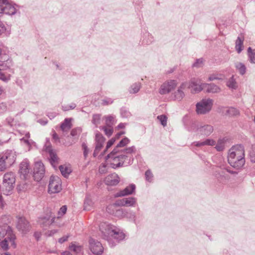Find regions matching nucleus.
Listing matches in <instances>:
<instances>
[{
	"mask_svg": "<svg viewBox=\"0 0 255 255\" xmlns=\"http://www.w3.org/2000/svg\"><path fill=\"white\" fill-rule=\"evenodd\" d=\"M100 231L103 238L107 240L111 247L125 238V235L117 227L107 222H102L99 225Z\"/></svg>",
	"mask_w": 255,
	"mask_h": 255,
	"instance_id": "obj_1",
	"label": "nucleus"
},
{
	"mask_svg": "<svg viewBox=\"0 0 255 255\" xmlns=\"http://www.w3.org/2000/svg\"><path fill=\"white\" fill-rule=\"evenodd\" d=\"M228 160L229 163L233 167L241 168L245 164V150L242 145L233 146L229 151Z\"/></svg>",
	"mask_w": 255,
	"mask_h": 255,
	"instance_id": "obj_2",
	"label": "nucleus"
},
{
	"mask_svg": "<svg viewBox=\"0 0 255 255\" xmlns=\"http://www.w3.org/2000/svg\"><path fill=\"white\" fill-rule=\"evenodd\" d=\"M15 182V175L12 172H7L3 176L2 185L0 187L1 193L8 195L11 194Z\"/></svg>",
	"mask_w": 255,
	"mask_h": 255,
	"instance_id": "obj_3",
	"label": "nucleus"
},
{
	"mask_svg": "<svg viewBox=\"0 0 255 255\" xmlns=\"http://www.w3.org/2000/svg\"><path fill=\"white\" fill-rule=\"evenodd\" d=\"M119 152L117 149H114L110 154L106 157V160L112 158V161L111 165L112 168H116L123 166L124 162L127 158L128 149L125 148L123 151V154H119L118 155L115 156V154Z\"/></svg>",
	"mask_w": 255,
	"mask_h": 255,
	"instance_id": "obj_4",
	"label": "nucleus"
},
{
	"mask_svg": "<svg viewBox=\"0 0 255 255\" xmlns=\"http://www.w3.org/2000/svg\"><path fill=\"white\" fill-rule=\"evenodd\" d=\"M15 160V154L11 150H7L0 155V171H4L12 165Z\"/></svg>",
	"mask_w": 255,
	"mask_h": 255,
	"instance_id": "obj_5",
	"label": "nucleus"
},
{
	"mask_svg": "<svg viewBox=\"0 0 255 255\" xmlns=\"http://www.w3.org/2000/svg\"><path fill=\"white\" fill-rule=\"evenodd\" d=\"M191 128L197 134L204 136H209L214 131V128L212 125L199 123L193 124Z\"/></svg>",
	"mask_w": 255,
	"mask_h": 255,
	"instance_id": "obj_6",
	"label": "nucleus"
},
{
	"mask_svg": "<svg viewBox=\"0 0 255 255\" xmlns=\"http://www.w3.org/2000/svg\"><path fill=\"white\" fill-rule=\"evenodd\" d=\"M213 100L208 98L203 99L196 105V112L198 115H205L209 113L212 108Z\"/></svg>",
	"mask_w": 255,
	"mask_h": 255,
	"instance_id": "obj_7",
	"label": "nucleus"
},
{
	"mask_svg": "<svg viewBox=\"0 0 255 255\" xmlns=\"http://www.w3.org/2000/svg\"><path fill=\"white\" fill-rule=\"evenodd\" d=\"M4 237L9 238L11 245L12 246L13 248L16 247V244L14 243L15 237L9 226H4L0 227V240Z\"/></svg>",
	"mask_w": 255,
	"mask_h": 255,
	"instance_id": "obj_8",
	"label": "nucleus"
},
{
	"mask_svg": "<svg viewBox=\"0 0 255 255\" xmlns=\"http://www.w3.org/2000/svg\"><path fill=\"white\" fill-rule=\"evenodd\" d=\"M60 179L57 176H51L48 185V192L50 193H56L61 190Z\"/></svg>",
	"mask_w": 255,
	"mask_h": 255,
	"instance_id": "obj_9",
	"label": "nucleus"
},
{
	"mask_svg": "<svg viewBox=\"0 0 255 255\" xmlns=\"http://www.w3.org/2000/svg\"><path fill=\"white\" fill-rule=\"evenodd\" d=\"M45 171L44 166L41 161L35 162L33 169L34 180L38 182L40 181L44 177Z\"/></svg>",
	"mask_w": 255,
	"mask_h": 255,
	"instance_id": "obj_10",
	"label": "nucleus"
},
{
	"mask_svg": "<svg viewBox=\"0 0 255 255\" xmlns=\"http://www.w3.org/2000/svg\"><path fill=\"white\" fill-rule=\"evenodd\" d=\"M177 85V83L175 80L167 81L161 85L159 92L161 95L168 94L174 89Z\"/></svg>",
	"mask_w": 255,
	"mask_h": 255,
	"instance_id": "obj_11",
	"label": "nucleus"
},
{
	"mask_svg": "<svg viewBox=\"0 0 255 255\" xmlns=\"http://www.w3.org/2000/svg\"><path fill=\"white\" fill-rule=\"evenodd\" d=\"M89 248L92 253L96 255H101L104 251V248L102 244L94 239L89 240Z\"/></svg>",
	"mask_w": 255,
	"mask_h": 255,
	"instance_id": "obj_12",
	"label": "nucleus"
},
{
	"mask_svg": "<svg viewBox=\"0 0 255 255\" xmlns=\"http://www.w3.org/2000/svg\"><path fill=\"white\" fill-rule=\"evenodd\" d=\"M55 219V217L50 212L46 215L39 217L38 222L41 227L47 228L54 223Z\"/></svg>",
	"mask_w": 255,
	"mask_h": 255,
	"instance_id": "obj_13",
	"label": "nucleus"
},
{
	"mask_svg": "<svg viewBox=\"0 0 255 255\" xmlns=\"http://www.w3.org/2000/svg\"><path fill=\"white\" fill-rule=\"evenodd\" d=\"M1 8V13H5L9 15H13L16 13L17 8V6L16 4H12L8 2H3L2 5H0Z\"/></svg>",
	"mask_w": 255,
	"mask_h": 255,
	"instance_id": "obj_14",
	"label": "nucleus"
},
{
	"mask_svg": "<svg viewBox=\"0 0 255 255\" xmlns=\"http://www.w3.org/2000/svg\"><path fill=\"white\" fill-rule=\"evenodd\" d=\"M16 227L19 231L23 233H26L30 230L29 222L23 217L18 218Z\"/></svg>",
	"mask_w": 255,
	"mask_h": 255,
	"instance_id": "obj_15",
	"label": "nucleus"
},
{
	"mask_svg": "<svg viewBox=\"0 0 255 255\" xmlns=\"http://www.w3.org/2000/svg\"><path fill=\"white\" fill-rule=\"evenodd\" d=\"M96 146L93 153L94 157L97 156L101 148L103 147L105 139L101 133H97L96 135Z\"/></svg>",
	"mask_w": 255,
	"mask_h": 255,
	"instance_id": "obj_16",
	"label": "nucleus"
},
{
	"mask_svg": "<svg viewBox=\"0 0 255 255\" xmlns=\"http://www.w3.org/2000/svg\"><path fill=\"white\" fill-rule=\"evenodd\" d=\"M12 65L11 60L9 59V56L6 54L0 56V70H6Z\"/></svg>",
	"mask_w": 255,
	"mask_h": 255,
	"instance_id": "obj_17",
	"label": "nucleus"
},
{
	"mask_svg": "<svg viewBox=\"0 0 255 255\" xmlns=\"http://www.w3.org/2000/svg\"><path fill=\"white\" fill-rule=\"evenodd\" d=\"M203 84L198 79H193L190 82L189 88H192L195 93H198L204 89Z\"/></svg>",
	"mask_w": 255,
	"mask_h": 255,
	"instance_id": "obj_18",
	"label": "nucleus"
},
{
	"mask_svg": "<svg viewBox=\"0 0 255 255\" xmlns=\"http://www.w3.org/2000/svg\"><path fill=\"white\" fill-rule=\"evenodd\" d=\"M119 177L116 173H112L108 175L105 179V184L109 186H115L119 183Z\"/></svg>",
	"mask_w": 255,
	"mask_h": 255,
	"instance_id": "obj_19",
	"label": "nucleus"
},
{
	"mask_svg": "<svg viewBox=\"0 0 255 255\" xmlns=\"http://www.w3.org/2000/svg\"><path fill=\"white\" fill-rule=\"evenodd\" d=\"M115 203L110 204L107 207L106 211L110 214H115L118 217H122L124 216V213L122 210L117 208Z\"/></svg>",
	"mask_w": 255,
	"mask_h": 255,
	"instance_id": "obj_20",
	"label": "nucleus"
},
{
	"mask_svg": "<svg viewBox=\"0 0 255 255\" xmlns=\"http://www.w3.org/2000/svg\"><path fill=\"white\" fill-rule=\"evenodd\" d=\"M186 85L187 84L185 83H182L178 88V90L174 93V97L175 100L180 101L184 97L183 90L186 87Z\"/></svg>",
	"mask_w": 255,
	"mask_h": 255,
	"instance_id": "obj_21",
	"label": "nucleus"
},
{
	"mask_svg": "<svg viewBox=\"0 0 255 255\" xmlns=\"http://www.w3.org/2000/svg\"><path fill=\"white\" fill-rule=\"evenodd\" d=\"M203 86L204 87V89L206 90V92L208 93H219L221 91L220 88L218 86L214 84L204 83Z\"/></svg>",
	"mask_w": 255,
	"mask_h": 255,
	"instance_id": "obj_22",
	"label": "nucleus"
},
{
	"mask_svg": "<svg viewBox=\"0 0 255 255\" xmlns=\"http://www.w3.org/2000/svg\"><path fill=\"white\" fill-rule=\"evenodd\" d=\"M70 251L74 252L76 255H81L83 253V248L82 246L75 243H71L69 246Z\"/></svg>",
	"mask_w": 255,
	"mask_h": 255,
	"instance_id": "obj_23",
	"label": "nucleus"
},
{
	"mask_svg": "<svg viewBox=\"0 0 255 255\" xmlns=\"http://www.w3.org/2000/svg\"><path fill=\"white\" fill-rule=\"evenodd\" d=\"M30 168L29 163L27 161H23L19 166V172L24 176L29 172Z\"/></svg>",
	"mask_w": 255,
	"mask_h": 255,
	"instance_id": "obj_24",
	"label": "nucleus"
},
{
	"mask_svg": "<svg viewBox=\"0 0 255 255\" xmlns=\"http://www.w3.org/2000/svg\"><path fill=\"white\" fill-rule=\"evenodd\" d=\"M47 151L49 154L50 162L52 165L56 168V164L58 163V158L55 152L50 148H47Z\"/></svg>",
	"mask_w": 255,
	"mask_h": 255,
	"instance_id": "obj_25",
	"label": "nucleus"
},
{
	"mask_svg": "<svg viewBox=\"0 0 255 255\" xmlns=\"http://www.w3.org/2000/svg\"><path fill=\"white\" fill-rule=\"evenodd\" d=\"M223 113L226 115L229 116H236L240 114L239 110L234 107L225 108L223 110Z\"/></svg>",
	"mask_w": 255,
	"mask_h": 255,
	"instance_id": "obj_26",
	"label": "nucleus"
},
{
	"mask_svg": "<svg viewBox=\"0 0 255 255\" xmlns=\"http://www.w3.org/2000/svg\"><path fill=\"white\" fill-rule=\"evenodd\" d=\"M244 37L242 35L239 36L236 40V49L238 53H240L243 50Z\"/></svg>",
	"mask_w": 255,
	"mask_h": 255,
	"instance_id": "obj_27",
	"label": "nucleus"
},
{
	"mask_svg": "<svg viewBox=\"0 0 255 255\" xmlns=\"http://www.w3.org/2000/svg\"><path fill=\"white\" fill-rule=\"evenodd\" d=\"M72 127L71 120L69 119L66 118L64 120V122L61 124L60 128L63 131H67L69 130Z\"/></svg>",
	"mask_w": 255,
	"mask_h": 255,
	"instance_id": "obj_28",
	"label": "nucleus"
},
{
	"mask_svg": "<svg viewBox=\"0 0 255 255\" xmlns=\"http://www.w3.org/2000/svg\"><path fill=\"white\" fill-rule=\"evenodd\" d=\"M141 87V85L140 82H135L130 85L129 92L130 94H136L139 92Z\"/></svg>",
	"mask_w": 255,
	"mask_h": 255,
	"instance_id": "obj_29",
	"label": "nucleus"
},
{
	"mask_svg": "<svg viewBox=\"0 0 255 255\" xmlns=\"http://www.w3.org/2000/svg\"><path fill=\"white\" fill-rule=\"evenodd\" d=\"M236 69L239 70L240 73L243 75L246 72V67L245 65L241 62H237L235 63Z\"/></svg>",
	"mask_w": 255,
	"mask_h": 255,
	"instance_id": "obj_30",
	"label": "nucleus"
},
{
	"mask_svg": "<svg viewBox=\"0 0 255 255\" xmlns=\"http://www.w3.org/2000/svg\"><path fill=\"white\" fill-rule=\"evenodd\" d=\"M59 168L61 173L64 177L68 176L71 172L70 168L65 165H60Z\"/></svg>",
	"mask_w": 255,
	"mask_h": 255,
	"instance_id": "obj_31",
	"label": "nucleus"
},
{
	"mask_svg": "<svg viewBox=\"0 0 255 255\" xmlns=\"http://www.w3.org/2000/svg\"><path fill=\"white\" fill-rule=\"evenodd\" d=\"M106 119V125L107 127H113L115 124V118L114 116L109 115L105 117Z\"/></svg>",
	"mask_w": 255,
	"mask_h": 255,
	"instance_id": "obj_32",
	"label": "nucleus"
},
{
	"mask_svg": "<svg viewBox=\"0 0 255 255\" xmlns=\"http://www.w3.org/2000/svg\"><path fill=\"white\" fill-rule=\"evenodd\" d=\"M248 52L250 61L255 64V50H253L251 47H250L248 49Z\"/></svg>",
	"mask_w": 255,
	"mask_h": 255,
	"instance_id": "obj_33",
	"label": "nucleus"
},
{
	"mask_svg": "<svg viewBox=\"0 0 255 255\" xmlns=\"http://www.w3.org/2000/svg\"><path fill=\"white\" fill-rule=\"evenodd\" d=\"M227 85L229 88L234 89L237 87V83L233 76L229 79L227 82Z\"/></svg>",
	"mask_w": 255,
	"mask_h": 255,
	"instance_id": "obj_34",
	"label": "nucleus"
},
{
	"mask_svg": "<svg viewBox=\"0 0 255 255\" xmlns=\"http://www.w3.org/2000/svg\"><path fill=\"white\" fill-rule=\"evenodd\" d=\"M101 129L104 131L105 134L108 136H111L113 132L112 127H107L106 126L102 127Z\"/></svg>",
	"mask_w": 255,
	"mask_h": 255,
	"instance_id": "obj_35",
	"label": "nucleus"
},
{
	"mask_svg": "<svg viewBox=\"0 0 255 255\" xmlns=\"http://www.w3.org/2000/svg\"><path fill=\"white\" fill-rule=\"evenodd\" d=\"M117 207L120 206H124L128 204V198H125L122 199H119L115 203Z\"/></svg>",
	"mask_w": 255,
	"mask_h": 255,
	"instance_id": "obj_36",
	"label": "nucleus"
},
{
	"mask_svg": "<svg viewBox=\"0 0 255 255\" xmlns=\"http://www.w3.org/2000/svg\"><path fill=\"white\" fill-rule=\"evenodd\" d=\"M116 138H112L110 140L108 141L107 142L106 149L103 152L101 153V154L100 155V156L101 157L102 156H104L105 152H106L107 150L109 149L115 142Z\"/></svg>",
	"mask_w": 255,
	"mask_h": 255,
	"instance_id": "obj_37",
	"label": "nucleus"
},
{
	"mask_svg": "<svg viewBox=\"0 0 255 255\" xmlns=\"http://www.w3.org/2000/svg\"><path fill=\"white\" fill-rule=\"evenodd\" d=\"M9 242V238H4V240L0 243V246L4 250H6L8 249V243Z\"/></svg>",
	"mask_w": 255,
	"mask_h": 255,
	"instance_id": "obj_38",
	"label": "nucleus"
},
{
	"mask_svg": "<svg viewBox=\"0 0 255 255\" xmlns=\"http://www.w3.org/2000/svg\"><path fill=\"white\" fill-rule=\"evenodd\" d=\"M101 116L99 114L94 115L93 116L92 123L97 127L100 124Z\"/></svg>",
	"mask_w": 255,
	"mask_h": 255,
	"instance_id": "obj_39",
	"label": "nucleus"
},
{
	"mask_svg": "<svg viewBox=\"0 0 255 255\" xmlns=\"http://www.w3.org/2000/svg\"><path fill=\"white\" fill-rule=\"evenodd\" d=\"M92 206V202L90 199L87 198L84 202V210H89Z\"/></svg>",
	"mask_w": 255,
	"mask_h": 255,
	"instance_id": "obj_40",
	"label": "nucleus"
},
{
	"mask_svg": "<svg viewBox=\"0 0 255 255\" xmlns=\"http://www.w3.org/2000/svg\"><path fill=\"white\" fill-rule=\"evenodd\" d=\"M157 119L160 121L161 124L163 126L165 127L167 125V117L163 115L158 116L157 117Z\"/></svg>",
	"mask_w": 255,
	"mask_h": 255,
	"instance_id": "obj_41",
	"label": "nucleus"
},
{
	"mask_svg": "<svg viewBox=\"0 0 255 255\" xmlns=\"http://www.w3.org/2000/svg\"><path fill=\"white\" fill-rule=\"evenodd\" d=\"M10 75L9 74H4L0 72V79L4 82H7L10 79Z\"/></svg>",
	"mask_w": 255,
	"mask_h": 255,
	"instance_id": "obj_42",
	"label": "nucleus"
},
{
	"mask_svg": "<svg viewBox=\"0 0 255 255\" xmlns=\"http://www.w3.org/2000/svg\"><path fill=\"white\" fill-rule=\"evenodd\" d=\"M215 148L219 151L223 150L224 149V144L222 140H218Z\"/></svg>",
	"mask_w": 255,
	"mask_h": 255,
	"instance_id": "obj_43",
	"label": "nucleus"
},
{
	"mask_svg": "<svg viewBox=\"0 0 255 255\" xmlns=\"http://www.w3.org/2000/svg\"><path fill=\"white\" fill-rule=\"evenodd\" d=\"M250 157L251 161L255 163V145L252 146V150L250 152Z\"/></svg>",
	"mask_w": 255,
	"mask_h": 255,
	"instance_id": "obj_44",
	"label": "nucleus"
},
{
	"mask_svg": "<svg viewBox=\"0 0 255 255\" xmlns=\"http://www.w3.org/2000/svg\"><path fill=\"white\" fill-rule=\"evenodd\" d=\"M128 195V187H126L123 190L117 193L115 196L117 197H122Z\"/></svg>",
	"mask_w": 255,
	"mask_h": 255,
	"instance_id": "obj_45",
	"label": "nucleus"
},
{
	"mask_svg": "<svg viewBox=\"0 0 255 255\" xmlns=\"http://www.w3.org/2000/svg\"><path fill=\"white\" fill-rule=\"evenodd\" d=\"M67 211L66 206H62L58 211V218L64 215Z\"/></svg>",
	"mask_w": 255,
	"mask_h": 255,
	"instance_id": "obj_46",
	"label": "nucleus"
},
{
	"mask_svg": "<svg viewBox=\"0 0 255 255\" xmlns=\"http://www.w3.org/2000/svg\"><path fill=\"white\" fill-rule=\"evenodd\" d=\"M204 145L213 146L215 145L216 141L212 139H206L204 141Z\"/></svg>",
	"mask_w": 255,
	"mask_h": 255,
	"instance_id": "obj_47",
	"label": "nucleus"
},
{
	"mask_svg": "<svg viewBox=\"0 0 255 255\" xmlns=\"http://www.w3.org/2000/svg\"><path fill=\"white\" fill-rule=\"evenodd\" d=\"M127 142H128V140L127 138H124V139H122L118 144V145H117V147L116 148H115V149H117V150H118V148L119 147H123L125 145H126V144L127 143Z\"/></svg>",
	"mask_w": 255,
	"mask_h": 255,
	"instance_id": "obj_48",
	"label": "nucleus"
},
{
	"mask_svg": "<svg viewBox=\"0 0 255 255\" xmlns=\"http://www.w3.org/2000/svg\"><path fill=\"white\" fill-rule=\"evenodd\" d=\"M99 171L100 174H105L107 172L106 165L105 164H102L99 167Z\"/></svg>",
	"mask_w": 255,
	"mask_h": 255,
	"instance_id": "obj_49",
	"label": "nucleus"
},
{
	"mask_svg": "<svg viewBox=\"0 0 255 255\" xmlns=\"http://www.w3.org/2000/svg\"><path fill=\"white\" fill-rule=\"evenodd\" d=\"M221 78L219 77V75L217 74H213L209 76L208 78V80L210 81L214 80H219L221 79Z\"/></svg>",
	"mask_w": 255,
	"mask_h": 255,
	"instance_id": "obj_50",
	"label": "nucleus"
},
{
	"mask_svg": "<svg viewBox=\"0 0 255 255\" xmlns=\"http://www.w3.org/2000/svg\"><path fill=\"white\" fill-rule=\"evenodd\" d=\"M81 130L80 128H74L71 131V135L72 136H76L78 134H79L81 132Z\"/></svg>",
	"mask_w": 255,
	"mask_h": 255,
	"instance_id": "obj_51",
	"label": "nucleus"
},
{
	"mask_svg": "<svg viewBox=\"0 0 255 255\" xmlns=\"http://www.w3.org/2000/svg\"><path fill=\"white\" fill-rule=\"evenodd\" d=\"M145 176L146 179L148 181H151V179H152L153 176L151 172L149 170H148L145 172Z\"/></svg>",
	"mask_w": 255,
	"mask_h": 255,
	"instance_id": "obj_52",
	"label": "nucleus"
},
{
	"mask_svg": "<svg viewBox=\"0 0 255 255\" xmlns=\"http://www.w3.org/2000/svg\"><path fill=\"white\" fill-rule=\"evenodd\" d=\"M203 64V60L202 59H199L193 64L194 67H201Z\"/></svg>",
	"mask_w": 255,
	"mask_h": 255,
	"instance_id": "obj_53",
	"label": "nucleus"
},
{
	"mask_svg": "<svg viewBox=\"0 0 255 255\" xmlns=\"http://www.w3.org/2000/svg\"><path fill=\"white\" fill-rule=\"evenodd\" d=\"M7 110L6 105L3 103L0 104V113H3Z\"/></svg>",
	"mask_w": 255,
	"mask_h": 255,
	"instance_id": "obj_54",
	"label": "nucleus"
},
{
	"mask_svg": "<svg viewBox=\"0 0 255 255\" xmlns=\"http://www.w3.org/2000/svg\"><path fill=\"white\" fill-rule=\"evenodd\" d=\"M113 100L110 98L105 99L102 100V104L103 105H108L112 104Z\"/></svg>",
	"mask_w": 255,
	"mask_h": 255,
	"instance_id": "obj_55",
	"label": "nucleus"
},
{
	"mask_svg": "<svg viewBox=\"0 0 255 255\" xmlns=\"http://www.w3.org/2000/svg\"><path fill=\"white\" fill-rule=\"evenodd\" d=\"M82 148L84 149V155L86 157L89 151L88 148L85 143H83L82 145Z\"/></svg>",
	"mask_w": 255,
	"mask_h": 255,
	"instance_id": "obj_56",
	"label": "nucleus"
},
{
	"mask_svg": "<svg viewBox=\"0 0 255 255\" xmlns=\"http://www.w3.org/2000/svg\"><path fill=\"white\" fill-rule=\"evenodd\" d=\"M135 189V186L134 184H130L128 186V195L132 194Z\"/></svg>",
	"mask_w": 255,
	"mask_h": 255,
	"instance_id": "obj_57",
	"label": "nucleus"
},
{
	"mask_svg": "<svg viewBox=\"0 0 255 255\" xmlns=\"http://www.w3.org/2000/svg\"><path fill=\"white\" fill-rule=\"evenodd\" d=\"M136 203V199L134 198H128V206H133Z\"/></svg>",
	"mask_w": 255,
	"mask_h": 255,
	"instance_id": "obj_58",
	"label": "nucleus"
},
{
	"mask_svg": "<svg viewBox=\"0 0 255 255\" xmlns=\"http://www.w3.org/2000/svg\"><path fill=\"white\" fill-rule=\"evenodd\" d=\"M69 237V235H66V236H64L62 237V238L59 239V240H58L59 243L62 244L64 242L67 241Z\"/></svg>",
	"mask_w": 255,
	"mask_h": 255,
	"instance_id": "obj_59",
	"label": "nucleus"
},
{
	"mask_svg": "<svg viewBox=\"0 0 255 255\" xmlns=\"http://www.w3.org/2000/svg\"><path fill=\"white\" fill-rule=\"evenodd\" d=\"M52 138L53 140H55V142L57 141L58 142H60V138L57 134L55 131L53 132V133L52 134Z\"/></svg>",
	"mask_w": 255,
	"mask_h": 255,
	"instance_id": "obj_60",
	"label": "nucleus"
},
{
	"mask_svg": "<svg viewBox=\"0 0 255 255\" xmlns=\"http://www.w3.org/2000/svg\"><path fill=\"white\" fill-rule=\"evenodd\" d=\"M192 144H193V145H195V146H196L197 147L205 146L204 145V141H196V142H194Z\"/></svg>",
	"mask_w": 255,
	"mask_h": 255,
	"instance_id": "obj_61",
	"label": "nucleus"
},
{
	"mask_svg": "<svg viewBox=\"0 0 255 255\" xmlns=\"http://www.w3.org/2000/svg\"><path fill=\"white\" fill-rule=\"evenodd\" d=\"M5 30V28L3 23L0 20V35L3 33Z\"/></svg>",
	"mask_w": 255,
	"mask_h": 255,
	"instance_id": "obj_62",
	"label": "nucleus"
},
{
	"mask_svg": "<svg viewBox=\"0 0 255 255\" xmlns=\"http://www.w3.org/2000/svg\"><path fill=\"white\" fill-rule=\"evenodd\" d=\"M57 232V231L56 230H52L48 231L47 232V234H48V236H52L53 235L55 234Z\"/></svg>",
	"mask_w": 255,
	"mask_h": 255,
	"instance_id": "obj_63",
	"label": "nucleus"
},
{
	"mask_svg": "<svg viewBox=\"0 0 255 255\" xmlns=\"http://www.w3.org/2000/svg\"><path fill=\"white\" fill-rule=\"evenodd\" d=\"M62 255H73L70 251H66L61 253Z\"/></svg>",
	"mask_w": 255,
	"mask_h": 255,
	"instance_id": "obj_64",
	"label": "nucleus"
}]
</instances>
